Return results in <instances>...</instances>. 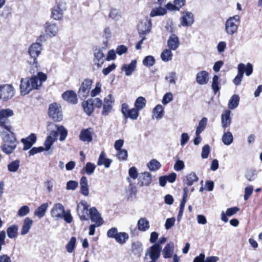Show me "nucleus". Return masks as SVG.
Returning a JSON list of instances; mask_svg holds the SVG:
<instances>
[{"label":"nucleus","mask_w":262,"mask_h":262,"mask_svg":"<svg viewBox=\"0 0 262 262\" xmlns=\"http://www.w3.org/2000/svg\"><path fill=\"white\" fill-rule=\"evenodd\" d=\"M161 250V246H159L158 244L153 245L146 250L145 259H147L148 257H149L150 259L158 260L160 256Z\"/></svg>","instance_id":"7"},{"label":"nucleus","mask_w":262,"mask_h":262,"mask_svg":"<svg viewBox=\"0 0 262 262\" xmlns=\"http://www.w3.org/2000/svg\"><path fill=\"white\" fill-rule=\"evenodd\" d=\"M29 63L30 65V73L33 75H36V73H38L39 68L37 60H30L29 61Z\"/></svg>","instance_id":"51"},{"label":"nucleus","mask_w":262,"mask_h":262,"mask_svg":"<svg viewBox=\"0 0 262 262\" xmlns=\"http://www.w3.org/2000/svg\"><path fill=\"white\" fill-rule=\"evenodd\" d=\"M76 238L75 237H72L66 246L67 251L71 253L73 252L76 248Z\"/></svg>","instance_id":"45"},{"label":"nucleus","mask_w":262,"mask_h":262,"mask_svg":"<svg viewBox=\"0 0 262 262\" xmlns=\"http://www.w3.org/2000/svg\"><path fill=\"white\" fill-rule=\"evenodd\" d=\"M112 162V160L105 158V154L103 151L101 152L97 162L98 165H104L105 168H108Z\"/></svg>","instance_id":"35"},{"label":"nucleus","mask_w":262,"mask_h":262,"mask_svg":"<svg viewBox=\"0 0 262 262\" xmlns=\"http://www.w3.org/2000/svg\"><path fill=\"white\" fill-rule=\"evenodd\" d=\"M173 99V95L171 92L166 93L163 96L162 102L164 105H166Z\"/></svg>","instance_id":"57"},{"label":"nucleus","mask_w":262,"mask_h":262,"mask_svg":"<svg viewBox=\"0 0 262 262\" xmlns=\"http://www.w3.org/2000/svg\"><path fill=\"white\" fill-rule=\"evenodd\" d=\"M30 212V209L27 206H23L20 207L17 212V214L19 216H24L28 214Z\"/></svg>","instance_id":"58"},{"label":"nucleus","mask_w":262,"mask_h":262,"mask_svg":"<svg viewBox=\"0 0 262 262\" xmlns=\"http://www.w3.org/2000/svg\"><path fill=\"white\" fill-rule=\"evenodd\" d=\"M146 100L143 97L140 96L138 97L135 102V107L138 110L140 111L144 108L146 106Z\"/></svg>","instance_id":"40"},{"label":"nucleus","mask_w":262,"mask_h":262,"mask_svg":"<svg viewBox=\"0 0 262 262\" xmlns=\"http://www.w3.org/2000/svg\"><path fill=\"white\" fill-rule=\"evenodd\" d=\"M155 58L151 55L146 56L143 60V64L147 67H150L155 63Z\"/></svg>","instance_id":"53"},{"label":"nucleus","mask_w":262,"mask_h":262,"mask_svg":"<svg viewBox=\"0 0 262 262\" xmlns=\"http://www.w3.org/2000/svg\"><path fill=\"white\" fill-rule=\"evenodd\" d=\"M165 79L169 82V83L175 84L176 79V73L173 72L170 73L169 75L165 77Z\"/></svg>","instance_id":"63"},{"label":"nucleus","mask_w":262,"mask_h":262,"mask_svg":"<svg viewBox=\"0 0 262 262\" xmlns=\"http://www.w3.org/2000/svg\"><path fill=\"white\" fill-rule=\"evenodd\" d=\"M82 106L84 112L88 115H90L94 111V106L92 101V99L82 102Z\"/></svg>","instance_id":"37"},{"label":"nucleus","mask_w":262,"mask_h":262,"mask_svg":"<svg viewBox=\"0 0 262 262\" xmlns=\"http://www.w3.org/2000/svg\"><path fill=\"white\" fill-rule=\"evenodd\" d=\"M174 251V244L170 242L164 247L162 253L164 258H168L172 256Z\"/></svg>","instance_id":"30"},{"label":"nucleus","mask_w":262,"mask_h":262,"mask_svg":"<svg viewBox=\"0 0 262 262\" xmlns=\"http://www.w3.org/2000/svg\"><path fill=\"white\" fill-rule=\"evenodd\" d=\"M170 49H165L161 54V58L164 62H167L172 59V53Z\"/></svg>","instance_id":"44"},{"label":"nucleus","mask_w":262,"mask_h":262,"mask_svg":"<svg viewBox=\"0 0 262 262\" xmlns=\"http://www.w3.org/2000/svg\"><path fill=\"white\" fill-rule=\"evenodd\" d=\"M198 177L194 172H192L186 175L183 179V183L188 186H191L198 181Z\"/></svg>","instance_id":"29"},{"label":"nucleus","mask_w":262,"mask_h":262,"mask_svg":"<svg viewBox=\"0 0 262 262\" xmlns=\"http://www.w3.org/2000/svg\"><path fill=\"white\" fill-rule=\"evenodd\" d=\"M129 236L127 233L125 232H118L115 239L117 243L123 244L126 242Z\"/></svg>","instance_id":"47"},{"label":"nucleus","mask_w":262,"mask_h":262,"mask_svg":"<svg viewBox=\"0 0 262 262\" xmlns=\"http://www.w3.org/2000/svg\"><path fill=\"white\" fill-rule=\"evenodd\" d=\"M13 115V111L10 109L2 110L0 111V117L4 118L7 119L9 117L12 116Z\"/></svg>","instance_id":"59"},{"label":"nucleus","mask_w":262,"mask_h":262,"mask_svg":"<svg viewBox=\"0 0 262 262\" xmlns=\"http://www.w3.org/2000/svg\"><path fill=\"white\" fill-rule=\"evenodd\" d=\"M231 113L230 110H226L221 115L222 127L225 129L229 127L231 123Z\"/></svg>","instance_id":"16"},{"label":"nucleus","mask_w":262,"mask_h":262,"mask_svg":"<svg viewBox=\"0 0 262 262\" xmlns=\"http://www.w3.org/2000/svg\"><path fill=\"white\" fill-rule=\"evenodd\" d=\"M36 136L34 133H31L28 137L26 138H22L21 139V142L24 145L23 150H27L30 149L32 146L36 142Z\"/></svg>","instance_id":"15"},{"label":"nucleus","mask_w":262,"mask_h":262,"mask_svg":"<svg viewBox=\"0 0 262 262\" xmlns=\"http://www.w3.org/2000/svg\"><path fill=\"white\" fill-rule=\"evenodd\" d=\"M80 192L84 196L89 194V186L87 178L85 176L81 177L80 180Z\"/></svg>","instance_id":"26"},{"label":"nucleus","mask_w":262,"mask_h":262,"mask_svg":"<svg viewBox=\"0 0 262 262\" xmlns=\"http://www.w3.org/2000/svg\"><path fill=\"white\" fill-rule=\"evenodd\" d=\"M194 22L193 15L192 13L185 12L183 13V16L181 18V24L182 26H190Z\"/></svg>","instance_id":"19"},{"label":"nucleus","mask_w":262,"mask_h":262,"mask_svg":"<svg viewBox=\"0 0 262 262\" xmlns=\"http://www.w3.org/2000/svg\"><path fill=\"white\" fill-rule=\"evenodd\" d=\"M94 64L100 68L104 62V54L100 49H96L94 52Z\"/></svg>","instance_id":"22"},{"label":"nucleus","mask_w":262,"mask_h":262,"mask_svg":"<svg viewBox=\"0 0 262 262\" xmlns=\"http://www.w3.org/2000/svg\"><path fill=\"white\" fill-rule=\"evenodd\" d=\"M17 144L4 143L2 145V150L6 154H10L16 148Z\"/></svg>","instance_id":"43"},{"label":"nucleus","mask_w":262,"mask_h":262,"mask_svg":"<svg viewBox=\"0 0 262 262\" xmlns=\"http://www.w3.org/2000/svg\"><path fill=\"white\" fill-rule=\"evenodd\" d=\"M45 28L46 34L51 37L55 36L58 34L59 31L56 24L50 22L46 23Z\"/></svg>","instance_id":"17"},{"label":"nucleus","mask_w":262,"mask_h":262,"mask_svg":"<svg viewBox=\"0 0 262 262\" xmlns=\"http://www.w3.org/2000/svg\"><path fill=\"white\" fill-rule=\"evenodd\" d=\"M207 118L203 117L200 121L199 125L196 127L195 134H200L204 130L207 125Z\"/></svg>","instance_id":"50"},{"label":"nucleus","mask_w":262,"mask_h":262,"mask_svg":"<svg viewBox=\"0 0 262 262\" xmlns=\"http://www.w3.org/2000/svg\"><path fill=\"white\" fill-rule=\"evenodd\" d=\"M233 139L232 134L230 132L224 133L222 137V141L226 145H230L233 142Z\"/></svg>","instance_id":"48"},{"label":"nucleus","mask_w":262,"mask_h":262,"mask_svg":"<svg viewBox=\"0 0 262 262\" xmlns=\"http://www.w3.org/2000/svg\"><path fill=\"white\" fill-rule=\"evenodd\" d=\"M101 84L100 82H97L95 88L91 92V96L93 97L98 95L101 92Z\"/></svg>","instance_id":"61"},{"label":"nucleus","mask_w":262,"mask_h":262,"mask_svg":"<svg viewBox=\"0 0 262 262\" xmlns=\"http://www.w3.org/2000/svg\"><path fill=\"white\" fill-rule=\"evenodd\" d=\"M166 13V8L162 7L160 5L158 7L153 8L149 15L150 17H154L157 16H162L165 15Z\"/></svg>","instance_id":"34"},{"label":"nucleus","mask_w":262,"mask_h":262,"mask_svg":"<svg viewBox=\"0 0 262 262\" xmlns=\"http://www.w3.org/2000/svg\"><path fill=\"white\" fill-rule=\"evenodd\" d=\"M180 46L178 37L174 34L169 36L167 40V47L172 50H176Z\"/></svg>","instance_id":"21"},{"label":"nucleus","mask_w":262,"mask_h":262,"mask_svg":"<svg viewBox=\"0 0 262 262\" xmlns=\"http://www.w3.org/2000/svg\"><path fill=\"white\" fill-rule=\"evenodd\" d=\"M78 185L77 182L75 181H69L67 183L66 189L67 190H75Z\"/></svg>","instance_id":"60"},{"label":"nucleus","mask_w":262,"mask_h":262,"mask_svg":"<svg viewBox=\"0 0 262 262\" xmlns=\"http://www.w3.org/2000/svg\"><path fill=\"white\" fill-rule=\"evenodd\" d=\"M89 214V219H91L92 222H94L97 227H99L103 224V219L95 207L90 208Z\"/></svg>","instance_id":"13"},{"label":"nucleus","mask_w":262,"mask_h":262,"mask_svg":"<svg viewBox=\"0 0 262 262\" xmlns=\"http://www.w3.org/2000/svg\"><path fill=\"white\" fill-rule=\"evenodd\" d=\"M240 23V17L235 15L229 18L225 24V30L229 35H233L236 32Z\"/></svg>","instance_id":"3"},{"label":"nucleus","mask_w":262,"mask_h":262,"mask_svg":"<svg viewBox=\"0 0 262 262\" xmlns=\"http://www.w3.org/2000/svg\"><path fill=\"white\" fill-rule=\"evenodd\" d=\"M90 205L85 201H81L77 206L78 215L81 221L89 220Z\"/></svg>","instance_id":"5"},{"label":"nucleus","mask_w":262,"mask_h":262,"mask_svg":"<svg viewBox=\"0 0 262 262\" xmlns=\"http://www.w3.org/2000/svg\"><path fill=\"white\" fill-rule=\"evenodd\" d=\"M239 210V208L237 207H234L228 208L226 210V213L222 211L221 213V220L224 222H227L228 219L227 216H230L235 214L237 211Z\"/></svg>","instance_id":"27"},{"label":"nucleus","mask_w":262,"mask_h":262,"mask_svg":"<svg viewBox=\"0 0 262 262\" xmlns=\"http://www.w3.org/2000/svg\"><path fill=\"white\" fill-rule=\"evenodd\" d=\"M14 89L11 84L0 85V99L6 101L13 97Z\"/></svg>","instance_id":"9"},{"label":"nucleus","mask_w":262,"mask_h":262,"mask_svg":"<svg viewBox=\"0 0 262 262\" xmlns=\"http://www.w3.org/2000/svg\"><path fill=\"white\" fill-rule=\"evenodd\" d=\"M18 226L13 225L9 227L7 229L8 236L10 238H15L18 235Z\"/></svg>","instance_id":"39"},{"label":"nucleus","mask_w":262,"mask_h":262,"mask_svg":"<svg viewBox=\"0 0 262 262\" xmlns=\"http://www.w3.org/2000/svg\"><path fill=\"white\" fill-rule=\"evenodd\" d=\"M137 66L136 60H132L129 64H124L122 66L121 70L125 72L127 76H130L135 71Z\"/></svg>","instance_id":"25"},{"label":"nucleus","mask_w":262,"mask_h":262,"mask_svg":"<svg viewBox=\"0 0 262 262\" xmlns=\"http://www.w3.org/2000/svg\"><path fill=\"white\" fill-rule=\"evenodd\" d=\"M57 137V133L56 131H50V135L48 136L44 143L45 146V150H49L52 146Z\"/></svg>","instance_id":"20"},{"label":"nucleus","mask_w":262,"mask_h":262,"mask_svg":"<svg viewBox=\"0 0 262 262\" xmlns=\"http://www.w3.org/2000/svg\"><path fill=\"white\" fill-rule=\"evenodd\" d=\"M239 97L237 95H233L230 99L228 103L229 109L233 110L237 107L239 104Z\"/></svg>","instance_id":"41"},{"label":"nucleus","mask_w":262,"mask_h":262,"mask_svg":"<svg viewBox=\"0 0 262 262\" xmlns=\"http://www.w3.org/2000/svg\"><path fill=\"white\" fill-rule=\"evenodd\" d=\"M109 16L115 20H118L120 17V14L117 9H112L109 14Z\"/></svg>","instance_id":"62"},{"label":"nucleus","mask_w":262,"mask_h":262,"mask_svg":"<svg viewBox=\"0 0 262 262\" xmlns=\"http://www.w3.org/2000/svg\"><path fill=\"white\" fill-rule=\"evenodd\" d=\"M62 98L72 104L77 103V98L76 93L73 91H67L62 95Z\"/></svg>","instance_id":"23"},{"label":"nucleus","mask_w":262,"mask_h":262,"mask_svg":"<svg viewBox=\"0 0 262 262\" xmlns=\"http://www.w3.org/2000/svg\"><path fill=\"white\" fill-rule=\"evenodd\" d=\"M48 207V204L47 203H43L35 210L34 214L39 218L42 217L45 215Z\"/></svg>","instance_id":"38"},{"label":"nucleus","mask_w":262,"mask_h":262,"mask_svg":"<svg viewBox=\"0 0 262 262\" xmlns=\"http://www.w3.org/2000/svg\"><path fill=\"white\" fill-rule=\"evenodd\" d=\"M93 80L90 78L85 79L82 82L78 92V95L81 99H85L89 96Z\"/></svg>","instance_id":"6"},{"label":"nucleus","mask_w":262,"mask_h":262,"mask_svg":"<svg viewBox=\"0 0 262 262\" xmlns=\"http://www.w3.org/2000/svg\"><path fill=\"white\" fill-rule=\"evenodd\" d=\"M118 233L117 228L116 227H113L107 231V236L109 238H115Z\"/></svg>","instance_id":"64"},{"label":"nucleus","mask_w":262,"mask_h":262,"mask_svg":"<svg viewBox=\"0 0 262 262\" xmlns=\"http://www.w3.org/2000/svg\"><path fill=\"white\" fill-rule=\"evenodd\" d=\"M137 225L138 229L141 231H146L150 227L149 221L145 217L140 218Z\"/></svg>","instance_id":"32"},{"label":"nucleus","mask_w":262,"mask_h":262,"mask_svg":"<svg viewBox=\"0 0 262 262\" xmlns=\"http://www.w3.org/2000/svg\"><path fill=\"white\" fill-rule=\"evenodd\" d=\"M42 50L41 45L36 42L32 43L29 48L28 53L31 60H37V57L40 55Z\"/></svg>","instance_id":"12"},{"label":"nucleus","mask_w":262,"mask_h":262,"mask_svg":"<svg viewBox=\"0 0 262 262\" xmlns=\"http://www.w3.org/2000/svg\"><path fill=\"white\" fill-rule=\"evenodd\" d=\"M48 114L49 117L55 121H60L62 120L61 106L56 103H52L49 105Z\"/></svg>","instance_id":"4"},{"label":"nucleus","mask_w":262,"mask_h":262,"mask_svg":"<svg viewBox=\"0 0 262 262\" xmlns=\"http://www.w3.org/2000/svg\"><path fill=\"white\" fill-rule=\"evenodd\" d=\"M152 113L153 118H156V119H161L164 115V108L162 105L161 104L156 105L153 110Z\"/></svg>","instance_id":"33"},{"label":"nucleus","mask_w":262,"mask_h":262,"mask_svg":"<svg viewBox=\"0 0 262 262\" xmlns=\"http://www.w3.org/2000/svg\"><path fill=\"white\" fill-rule=\"evenodd\" d=\"M121 112L125 118H130L136 120L139 117V111L135 107L129 109L127 103H123L121 107Z\"/></svg>","instance_id":"8"},{"label":"nucleus","mask_w":262,"mask_h":262,"mask_svg":"<svg viewBox=\"0 0 262 262\" xmlns=\"http://www.w3.org/2000/svg\"><path fill=\"white\" fill-rule=\"evenodd\" d=\"M151 23L150 19L146 18L141 21L138 25V31L140 37L148 34L151 30Z\"/></svg>","instance_id":"10"},{"label":"nucleus","mask_w":262,"mask_h":262,"mask_svg":"<svg viewBox=\"0 0 262 262\" xmlns=\"http://www.w3.org/2000/svg\"><path fill=\"white\" fill-rule=\"evenodd\" d=\"M2 139L5 143L17 144L16 139L13 133H12V135L4 134L2 137Z\"/></svg>","instance_id":"46"},{"label":"nucleus","mask_w":262,"mask_h":262,"mask_svg":"<svg viewBox=\"0 0 262 262\" xmlns=\"http://www.w3.org/2000/svg\"><path fill=\"white\" fill-rule=\"evenodd\" d=\"M142 251V245L140 242H137L132 244V252L135 255L140 256Z\"/></svg>","instance_id":"42"},{"label":"nucleus","mask_w":262,"mask_h":262,"mask_svg":"<svg viewBox=\"0 0 262 262\" xmlns=\"http://www.w3.org/2000/svg\"><path fill=\"white\" fill-rule=\"evenodd\" d=\"M33 221L29 217H26L23 223V225L21 230V234L24 235L26 234L30 229Z\"/></svg>","instance_id":"36"},{"label":"nucleus","mask_w":262,"mask_h":262,"mask_svg":"<svg viewBox=\"0 0 262 262\" xmlns=\"http://www.w3.org/2000/svg\"><path fill=\"white\" fill-rule=\"evenodd\" d=\"M20 161L18 160L11 162L8 165V169L11 172H16L19 168Z\"/></svg>","instance_id":"54"},{"label":"nucleus","mask_w":262,"mask_h":262,"mask_svg":"<svg viewBox=\"0 0 262 262\" xmlns=\"http://www.w3.org/2000/svg\"><path fill=\"white\" fill-rule=\"evenodd\" d=\"M64 211V208L61 203H56L51 210V214L52 217L59 219L62 218Z\"/></svg>","instance_id":"14"},{"label":"nucleus","mask_w":262,"mask_h":262,"mask_svg":"<svg viewBox=\"0 0 262 262\" xmlns=\"http://www.w3.org/2000/svg\"><path fill=\"white\" fill-rule=\"evenodd\" d=\"M140 177L142 180L141 182V186H149L152 182V176L149 172H144L140 174Z\"/></svg>","instance_id":"31"},{"label":"nucleus","mask_w":262,"mask_h":262,"mask_svg":"<svg viewBox=\"0 0 262 262\" xmlns=\"http://www.w3.org/2000/svg\"><path fill=\"white\" fill-rule=\"evenodd\" d=\"M93 130L90 127L81 130L79 135V139L83 142H90L93 139Z\"/></svg>","instance_id":"18"},{"label":"nucleus","mask_w":262,"mask_h":262,"mask_svg":"<svg viewBox=\"0 0 262 262\" xmlns=\"http://www.w3.org/2000/svg\"><path fill=\"white\" fill-rule=\"evenodd\" d=\"M96 168V166L94 164L88 162L86 163L85 167L83 168L85 172L88 175H91L93 173Z\"/></svg>","instance_id":"56"},{"label":"nucleus","mask_w":262,"mask_h":262,"mask_svg":"<svg viewBox=\"0 0 262 262\" xmlns=\"http://www.w3.org/2000/svg\"><path fill=\"white\" fill-rule=\"evenodd\" d=\"M244 68L245 64L244 63H241L238 65V74L233 79V83L236 85H238L241 84L244 73Z\"/></svg>","instance_id":"28"},{"label":"nucleus","mask_w":262,"mask_h":262,"mask_svg":"<svg viewBox=\"0 0 262 262\" xmlns=\"http://www.w3.org/2000/svg\"><path fill=\"white\" fill-rule=\"evenodd\" d=\"M66 10V3L62 0L57 1L55 5L51 9V18L56 20H62Z\"/></svg>","instance_id":"2"},{"label":"nucleus","mask_w":262,"mask_h":262,"mask_svg":"<svg viewBox=\"0 0 262 262\" xmlns=\"http://www.w3.org/2000/svg\"><path fill=\"white\" fill-rule=\"evenodd\" d=\"M209 80V73L206 71L198 72L196 76V81L200 85L207 83Z\"/></svg>","instance_id":"24"},{"label":"nucleus","mask_w":262,"mask_h":262,"mask_svg":"<svg viewBox=\"0 0 262 262\" xmlns=\"http://www.w3.org/2000/svg\"><path fill=\"white\" fill-rule=\"evenodd\" d=\"M116 156L119 160L125 161L127 158V151L124 149L117 150Z\"/></svg>","instance_id":"55"},{"label":"nucleus","mask_w":262,"mask_h":262,"mask_svg":"<svg viewBox=\"0 0 262 262\" xmlns=\"http://www.w3.org/2000/svg\"><path fill=\"white\" fill-rule=\"evenodd\" d=\"M48 127L49 130L56 131L57 135L58 133L59 134V140L60 141H63L66 139L68 135V130L63 126H58L53 123H51L49 124Z\"/></svg>","instance_id":"11"},{"label":"nucleus","mask_w":262,"mask_h":262,"mask_svg":"<svg viewBox=\"0 0 262 262\" xmlns=\"http://www.w3.org/2000/svg\"><path fill=\"white\" fill-rule=\"evenodd\" d=\"M47 79L46 74L42 72H38L36 75H33L31 78H21L19 86L21 95L24 96L28 94L33 90H38Z\"/></svg>","instance_id":"1"},{"label":"nucleus","mask_w":262,"mask_h":262,"mask_svg":"<svg viewBox=\"0 0 262 262\" xmlns=\"http://www.w3.org/2000/svg\"><path fill=\"white\" fill-rule=\"evenodd\" d=\"M149 169L151 171H156L161 167V164L155 159L151 160L147 164Z\"/></svg>","instance_id":"52"},{"label":"nucleus","mask_w":262,"mask_h":262,"mask_svg":"<svg viewBox=\"0 0 262 262\" xmlns=\"http://www.w3.org/2000/svg\"><path fill=\"white\" fill-rule=\"evenodd\" d=\"M220 84V80L219 77L215 75L212 78V81L211 84V88L213 90V91L214 94H216V93L219 91L220 89V87L219 86Z\"/></svg>","instance_id":"49"}]
</instances>
